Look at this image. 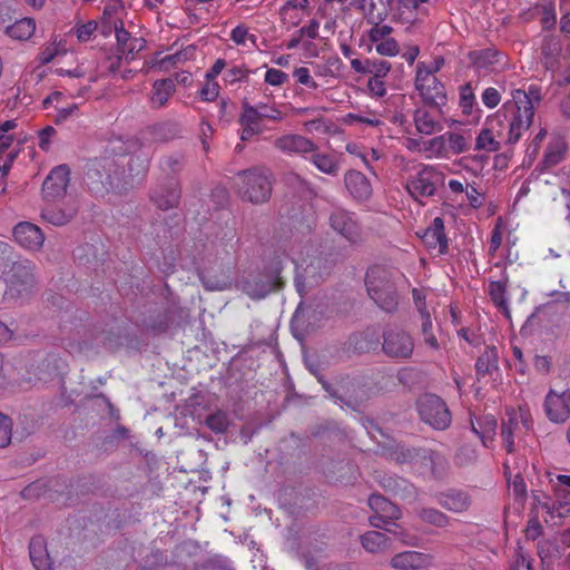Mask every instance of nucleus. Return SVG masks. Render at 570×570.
Instances as JSON below:
<instances>
[{
	"instance_id": "obj_1",
	"label": "nucleus",
	"mask_w": 570,
	"mask_h": 570,
	"mask_svg": "<svg viewBox=\"0 0 570 570\" xmlns=\"http://www.w3.org/2000/svg\"><path fill=\"white\" fill-rule=\"evenodd\" d=\"M128 170H119L118 166L109 163L102 164L99 160H94L88 165L86 177L90 188L96 193L116 191L122 193L124 190L132 187L135 183L139 181L148 169V160L139 156L130 157L128 160Z\"/></svg>"
},
{
	"instance_id": "obj_2",
	"label": "nucleus",
	"mask_w": 570,
	"mask_h": 570,
	"mask_svg": "<svg viewBox=\"0 0 570 570\" xmlns=\"http://www.w3.org/2000/svg\"><path fill=\"white\" fill-rule=\"evenodd\" d=\"M396 277V272L382 265L371 266L365 274L368 297L380 309L389 314L395 313L400 304Z\"/></svg>"
},
{
	"instance_id": "obj_3",
	"label": "nucleus",
	"mask_w": 570,
	"mask_h": 570,
	"mask_svg": "<svg viewBox=\"0 0 570 570\" xmlns=\"http://www.w3.org/2000/svg\"><path fill=\"white\" fill-rule=\"evenodd\" d=\"M541 100L540 89L530 86L528 91H512V100L503 105L504 116H511L508 141L515 144L523 131L528 130L534 117V104Z\"/></svg>"
},
{
	"instance_id": "obj_4",
	"label": "nucleus",
	"mask_w": 570,
	"mask_h": 570,
	"mask_svg": "<svg viewBox=\"0 0 570 570\" xmlns=\"http://www.w3.org/2000/svg\"><path fill=\"white\" fill-rule=\"evenodd\" d=\"M235 186L239 196L253 204L269 199L272 194V173L262 167H254L237 173Z\"/></svg>"
},
{
	"instance_id": "obj_5",
	"label": "nucleus",
	"mask_w": 570,
	"mask_h": 570,
	"mask_svg": "<svg viewBox=\"0 0 570 570\" xmlns=\"http://www.w3.org/2000/svg\"><path fill=\"white\" fill-rule=\"evenodd\" d=\"M4 277L7 283L4 296L7 298H26L31 295L36 285L35 264L29 259L13 262Z\"/></svg>"
},
{
	"instance_id": "obj_6",
	"label": "nucleus",
	"mask_w": 570,
	"mask_h": 570,
	"mask_svg": "<svg viewBox=\"0 0 570 570\" xmlns=\"http://www.w3.org/2000/svg\"><path fill=\"white\" fill-rule=\"evenodd\" d=\"M414 85L424 106L441 111L448 100L444 85L431 75V71H428V66L424 62L416 65Z\"/></svg>"
},
{
	"instance_id": "obj_7",
	"label": "nucleus",
	"mask_w": 570,
	"mask_h": 570,
	"mask_svg": "<svg viewBox=\"0 0 570 570\" xmlns=\"http://www.w3.org/2000/svg\"><path fill=\"white\" fill-rule=\"evenodd\" d=\"M417 411L423 422L435 430H445L451 424V413L445 402L435 394H424L417 401Z\"/></svg>"
},
{
	"instance_id": "obj_8",
	"label": "nucleus",
	"mask_w": 570,
	"mask_h": 570,
	"mask_svg": "<svg viewBox=\"0 0 570 570\" xmlns=\"http://www.w3.org/2000/svg\"><path fill=\"white\" fill-rule=\"evenodd\" d=\"M279 283L277 267L256 274H249L240 283V289L250 298L261 299L268 295Z\"/></svg>"
},
{
	"instance_id": "obj_9",
	"label": "nucleus",
	"mask_w": 570,
	"mask_h": 570,
	"mask_svg": "<svg viewBox=\"0 0 570 570\" xmlns=\"http://www.w3.org/2000/svg\"><path fill=\"white\" fill-rule=\"evenodd\" d=\"M444 176L432 166H423L422 169L406 183V190L417 199L420 197H431L435 194L438 187L443 185Z\"/></svg>"
},
{
	"instance_id": "obj_10",
	"label": "nucleus",
	"mask_w": 570,
	"mask_h": 570,
	"mask_svg": "<svg viewBox=\"0 0 570 570\" xmlns=\"http://www.w3.org/2000/svg\"><path fill=\"white\" fill-rule=\"evenodd\" d=\"M382 350L392 358H410L414 351V340L401 328H389L383 333Z\"/></svg>"
},
{
	"instance_id": "obj_11",
	"label": "nucleus",
	"mask_w": 570,
	"mask_h": 570,
	"mask_svg": "<svg viewBox=\"0 0 570 570\" xmlns=\"http://www.w3.org/2000/svg\"><path fill=\"white\" fill-rule=\"evenodd\" d=\"M328 222L331 228L351 245H358L363 242L361 227L353 213L336 208L331 213Z\"/></svg>"
},
{
	"instance_id": "obj_12",
	"label": "nucleus",
	"mask_w": 570,
	"mask_h": 570,
	"mask_svg": "<svg viewBox=\"0 0 570 570\" xmlns=\"http://www.w3.org/2000/svg\"><path fill=\"white\" fill-rule=\"evenodd\" d=\"M544 411L553 423H564L570 417V391L550 390L544 399Z\"/></svg>"
},
{
	"instance_id": "obj_13",
	"label": "nucleus",
	"mask_w": 570,
	"mask_h": 570,
	"mask_svg": "<svg viewBox=\"0 0 570 570\" xmlns=\"http://www.w3.org/2000/svg\"><path fill=\"white\" fill-rule=\"evenodd\" d=\"M14 242L26 250L38 252L45 243V235L39 226L30 222L18 223L12 230Z\"/></svg>"
},
{
	"instance_id": "obj_14",
	"label": "nucleus",
	"mask_w": 570,
	"mask_h": 570,
	"mask_svg": "<svg viewBox=\"0 0 570 570\" xmlns=\"http://www.w3.org/2000/svg\"><path fill=\"white\" fill-rule=\"evenodd\" d=\"M70 169L67 165H59L51 169L42 184V195L45 199L55 202L61 198L67 190Z\"/></svg>"
},
{
	"instance_id": "obj_15",
	"label": "nucleus",
	"mask_w": 570,
	"mask_h": 570,
	"mask_svg": "<svg viewBox=\"0 0 570 570\" xmlns=\"http://www.w3.org/2000/svg\"><path fill=\"white\" fill-rule=\"evenodd\" d=\"M181 191L178 183L170 179L157 186L150 193V200L157 208L168 210L178 206Z\"/></svg>"
},
{
	"instance_id": "obj_16",
	"label": "nucleus",
	"mask_w": 570,
	"mask_h": 570,
	"mask_svg": "<svg viewBox=\"0 0 570 570\" xmlns=\"http://www.w3.org/2000/svg\"><path fill=\"white\" fill-rule=\"evenodd\" d=\"M274 146L284 154L299 156H304L317 149V145L315 142L297 134H288L277 137L274 140Z\"/></svg>"
},
{
	"instance_id": "obj_17",
	"label": "nucleus",
	"mask_w": 570,
	"mask_h": 570,
	"mask_svg": "<svg viewBox=\"0 0 570 570\" xmlns=\"http://www.w3.org/2000/svg\"><path fill=\"white\" fill-rule=\"evenodd\" d=\"M444 222L441 217H435L431 225L421 235L423 244L430 250H435L439 255L448 252V237L444 230Z\"/></svg>"
},
{
	"instance_id": "obj_18",
	"label": "nucleus",
	"mask_w": 570,
	"mask_h": 570,
	"mask_svg": "<svg viewBox=\"0 0 570 570\" xmlns=\"http://www.w3.org/2000/svg\"><path fill=\"white\" fill-rule=\"evenodd\" d=\"M344 184L350 195L357 200H366L372 195L370 180L358 170H348L344 175Z\"/></svg>"
},
{
	"instance_id": "obj_19",
	"label": "nucleus",
	"mask_w": 570,
	"mask_h": 570,
	"mask_svg": "<svg viewBox=\"0 0 570 570\" xmlns=\"http://www.w3.org/2000/svg\"><path fill=\"white\" fill-rule=\"evenodd\" d=\"M431 558L419 551H403L392 557L390 564L397 570H416L430 566Z\"/></svg>"
},
{
	"instance_id": "obj_20",
	"label": "nucleus",
	"mask_w": 570,
	"mask_h": 570,
	"mask_svg": "<svg viewBox=\"0 0 570 570\" xmlns=\"http://www.w3.org/2000/svg\"><path fill=\"white\" fill-rule=\"evenodd\" d=\"M438 503L452 512L461 513L466 511L471 505V498L463 490H449L438 495Z\"/></svg>"
},
{
	"instance_id": "obj_21",
	"label": "nucleus",
	"mask_w": 570,
	"mask_h": 570,
	"mask_svg": "<svg viewBox=\"0 0 570 570\" xmlns=\"http://www.w3.org/2000/svg\"><path fill=\"white\" fill-rule=\"evenodd\" d=\"M176 92V86L173 79H158L153 83L149 104L153 109L166 107L170 97Z\"/></svg>"
},
{
	"instance_id": "obj_22",
	"label": "nucleus",
	"mask_w": 570,
	"mask_h": 570,
	"mask_svg": "<svg viewBox=\"0 0 570 570\" xmlns=\"http://www.w3.org/2000/svg\"><path fill=\"white\" fill-rule=\"evenodd\" d=\"M425 107H419L414 110L413 120L416 130L421 135L430 136L442 129L440 120L433 111Z\"/></svg>"
},
{
	"instance_id": "obj_23",
	"label": "nucleus",
	"mask_w": 570,
	"mask_h": 570,
	"mask_svg": "<svg viewBox=\"0 0 570 570\" xmlns=\"http://www.w3.org/2000/svg\"><path fill=\"white\" fill-rule=\"evenodd\" d=\"M421 464L429 469L436 479L443 478L449 470V462L444 455L433 450H423L420 454Z\"/></svg>"
},
{
	"instance_id": "obj_24",
	"label": "nucleus",
	"mask_w": 570,
	"mask_h": 570,
	"mask_svg": "<svg viewBox=\"0 0 570 570\" xmlns=\"http://www.w3.org/2000/svg\"><path fill=\"white\" fill-rule=\"evenodd\" d=\"M309 160L323 174L337 176L341 169V157L332 154L311 151Z\"/></svg>"
},
{
	"instance_id": "obj_25",
	"label": "nucleus",
	"mask_w": 570,
	"mask_h": 570,
	"mask_svg": "<svg viewBox=\"0 0 570 570\" xmlns=\"http://www.w3.org/2000/svg\"><path fill=\"white\" fill-rule=\"evenodd\" d=\"M537 553L542 570H553L554 563L562 556L559 544L554 540H541L537 544Z\"/></svg>"
},
{
	"instance_id": "obj_26",
	"label": "nucleus",
	"mask_w": 570,
	"mask_h": 570,
	"mask_svg": "<svg viewBox=\"0 0 570 570\" xmlns=\"http://www.w3.org/2000/svg\"><path fill=\"white\" fill-rule=\"evenodd\" d=\"M30 560L37 570H52V562L41 537L32 538L29 544Z\"/></svg>"
},
{
	"instance_id": "obj_27",
	"label": "nucleus",
	"mask_w": 570,
	"mask_h": 570,
	"mask_svg": "<svg viewBox=\"0 0 570 570\" xmlns=\"http://www.w3.org/2000/svg\"><path fill=\"white\" fill-rule=\"evenodd\" d=\"M322 264L323 259L315 257L302 268V273L297 274L296 286L299 293H302L303 287L313 286L323 277V273L318 272Z\"/></svg>"
},
{
	"instance_id": "obj_28",
	"label": "nucleus",
	"mask_w": 570,
	"mask_h": 570,
	"mask_svg": "<svg viewBox=\"0 0 570 570\" xmlns=\"http://www.w3.org/2000/svg\"><path fill=\"white\" fill-rule=\"evenodd\" d=\"M498 350L494 346H487L484 352L478 357L475 370L479 377L492 375L493 372L499 370L498 364Z\"/></svg>"
},
{
	"instance_id": "obj_29",
	"label": "nucleus",
	"mask_w": 570,
	"mask_h": 570,
	"mask_svg": "<svg viewBox=\"0 0 570 570\" xmlns=\"http://www.w3.org/2000/svg\"><path fill=\"white\" fill-rule=\"evenodd\" d=\"M503 53L493 48L475 51L473 53V63L478 69L489 71L495 70V67L502 63Z\"/></svg>"
},
{
	"instance_id": "obj_30",
	"label": "nucleus",
	"mask_w": 570,
	"mask_h": 570,
	"mask_svg": "<svg viewBox=\"0 0 570 570\" xmlns=\"http://www.w3.org/2000/svg\"><path fill=\"white\" fill-rule=\"evenodd\" d=\"M368 505L374 511V513L383 515L387 519H400L401 517V511L397 505L380 494H372L368 498Z\"/></svg>"
},
{
	"instance_id": "obj_31",
	"label": "nucleus",
	"mask_w": 570,
	"mask_h": 570,
	"mask_svg": "<svg viewBox=\"0 0 570 570\" xmlns=\"http://www.w3.org/2000/svg\"><path fill=\"white\" fill-rule=\"evenodd\" d=\"M318 382L322 384L323 389L330 394L331 397L344 402L346 405L351 406L350 401H345V395L350 393L351 387L354 386V381L348 376L342 377L336 386L325 381L323 377H318Z\"/></svg>"
},
{
	"instance_id": "obj_32",
	"label": "nucleus",
	"mask_w": 570,
	"mask_h": 570,
	"mask_svg": "<svg viewBox=\"0 0 570 570\" xmlns=\"http://www.w3.org/2000/svg\"><path fill=\"white\" fill-rule=\"evenodd\" d=\"M389 543L390 539L379 531H367L361 535L362 547L371 553H379L389 549Z\"/></svg>"
},
{
	"instance_id": "obj_33",
	"label": "nucleus",
	"mask_w": 570,
	"mask_h": 570,
	"mask_svg": "<svg viewBox=\"0 0 570 570\" xmlns=\"http://www.w3.org/2000/svg\"><path fill=\"white\" fill-rule=\"evenodd\" d=\"M489 295L495 306L505 315L510 316L507 299V282L493 281L489 284Z\"/></svg>"
},
{
	"instance_id": "obj_34",
	"label": "nucleus",
	"mask_w": 570,
	"mask_h": 570,
	"mask_svg": "<svg viewBox=\"0 0 570 570\" xmlns=\"http://www.w3.org/2000/svg\"><path fill=\"white\" fill-rule=\"evenodd\" d=\"M35 30V20L31 18H23L11 26H8L6 33L12 39L27 40L33 35Z\"/></svg>"
},
{
	"instance_id": "obj_35",
	"label": "nucleus",
	"mask_w": 570,
	"mask_h": 570,
	"mask_svg": "<svg viewBox=\"0 0 570 570\" xmlns=\"http://www.w3.org/2000/svg\"><path fill=\"white\" fill-rule=\"evenodd\" d=\"M479 458L475 445L462 443L453 455V463L458 468H466L476 463Z\"/></svg>"
},
{
	"instance_id": "obj_36",
	"label": "nucleus",
	"mask_w": 570,
	"mask_h": 570,
	"mask_svg": "<svg viewBox=\"0 0 570 570\" xmlns=\"http://www.w3.org/2000/svg\"><path fill=\"white\" fill-rule=\"evenodd\" d=\"M421 334L423 336L424 343L432 350L438 351L440 348V344L438 338L432 332V321L430 313L425 307H422L421 311Z\"/></svg>"
},
{
	"instance_id": "obj_37",
	"label": "nucleus",
	"mask_w": 570,
	"mask_h": 570,
	"mask_svg": "<svg viewBox=\"0 0 570 570\" xmlns=\"http://www.w3.org/2000/svg\"><path fill=\"white\" fill-rule=\"evenodd\" d=\"M476 423L480 428V440L483 446L488 448L489 442L493 441V436L497 430V420L493 415H484L476 419Z\"/></svg>"
},
{
	"instance_id": "obj_38",
	"label": "nucleus",
	"mask_w": 570,
	"mask_h": 570,
	"mask_svg": "<svg viewBox=\"0 0 570 570\" xmlns=\"http://www.w3.org/2000/svg\"><path fill=\"white\" fill-rule=\"evenodd\" d=\"M520 429L519 422L514 417H509L508 420L502 421L501 425V436L503 440V444L509 453H513L514 448V433Z\"/></svg>"
},
{
	"instance_id": "obj_39",
	"label": "nucleus",
	"mask_w": 570,
	"mask_h": 570,
	"mask_svg": "<svg viewBox=\"0 0 570 570\" xmlns=\"http://www.w3.org/2000/svg\"><path fill=\"white\" fill-rule=\"evenodd\" d=\"M76 210L69 209L67 212L58 209V208H46L42 210V218L46 219L48 223L56 225V226H62L69 223Z\"/></svg>"
},
{
	"instance_id": "obj_40",
	"label": "nucleus",
	"mask_w": 570,
	"mask_h": 570,
	"mask_svg": "<svg viewBox=\"0 0 570 570\" xmlns=\"http://www.w3.org/2000/svg\"><path fill=\"white\" fill-rule=\"evenodd\" d=\"M417 515L423 522L435 527L443 528L449 524V517L434 508H422Z\"/></svg>"
},
{
	"instance_id": "obj_41",
	"label": "nucleus",
	"mask_w": 570,
	"mask_h": 570,
	"mask_svg": "<svg viewBox=\"0 0 570 570\" xmlns=\"http://www.w3.org/2000/svg\"><path fill=\"white\" fill-rule=\"evenodd\" d=\"M518 469H520L521 465H527V461L523 459H519L515 462ZM508 484L510 488H512L513 495L518 500H524L527 497V484L524 482L523 476L521 475V471L518 470V472L508 480Z\"/></svg>"
},
{
	"instance_id": "obj_42",
	"label": "nucleus",
	"mask_w": 570,
	"mask_h": 570,
	"mask_svg": "<svg viewBox=\"0 0 570 570\" xmlns=\"http://www.w3.org/2000/svg\"><path fill=\"white\" fill-rule=\"evenodd\" d=\"M475 149L487 151H497L500 149V142L495 140L492 129L483 128L479 132L475 140Z\"/></svg>"
},
{
	"instance_id": "obj_43",
	"label": "nucleus",
	"mask_w": 570,
	"mask_h": 570,
	"mask_svg": "<svg viewBox=\"0 0 570 570\" xmlns=\"http://www.w3.org/2000/svg\"><path fill=\"white\" fill-rule=\"evenodd\" d=\"M206 425L215 433H225L229 426V420L225 412L217 411L206 417Z\"/></svg>"
},
{
	"instance_id": "obj_44",
	"label": "nucleus",
	"mask_w": 570,
	"mask_h": 570,
	"mask_svg": "<svg viewBox=\"0 0 570 570\" xmlns=\"http://www.w3.org/2000/svg\"><path fill=\"white\" fill-rule=\"evenodd\" d=\"M564 150L566 148L562 141H556L554 144L549 145L543 157L544 166L552 167L559 164L563 159Z\"/></svg>"
},
{
	"instance_id": "obj_45",
	"label": "nucleus",
	"mask_w": 570,
	"mask_h": 570,
	"mask_svg": "<svg viewBox=\"0 0 570 570\" xmlns=\"http://www.w3.org/2000/svg\"><path fill=\"white\" fill-rule=\"evenodd\" d=\"M444 137H446L449 151L453 154H462L469 149V141L463 135L448 131L444 134Z\"/></svg>"
},
{
	"instance_id": "obj_46",
	"label": "nucleus",
	"mask_w": 570,
	"mask_h": 570,
	"mask_svg": "<svg viewBox=\"0 0 570 570\" xmlns=\"http://www.w3.org/2000/svg\"><path fill=\"white\" fill-rule=\"evenodd\" d=\"M261 120L262 118L258 109L255 106L249 105L247 101H244L243 112L239 117V124L258 127Z\"/></svg>"
},
{
	"instance_id": "obj_47",
	"label": "nucleus",
	"mask_w": 570,
	"mask_h": 570,
	"mask_svg": "<svg viewBox=\"0 0 570 570\" xmlns=\"http://www.w3.org/2000/svg\"><path fill=\"white\" fill-rule=\"evenodd\" d=\"M385 531L395 535L404 546L419 547L420 544V539L416 535L409 533L397 524L393 523L392 527L385 529Z\"/></svg>"
},
{
	"instance_id": "obj_48",
	"label": "nucleus",
	"mask_w": 570,
	"mask_h": 570,
	"mask_svg": "<svg viewBox=\"0 0 570 570\" xmlns=\"http://www.w3.org/2000/svg\"><path fill=\"white\" fill-rule=\"evenodd\" d=\"M475 97L471 83H465L460 89V106L464 114L470 115Z\"/></svg>"
},
{
	"instance_id": "obj_49",
	"label": "nucleus",
	"mask_w": 570,
	"mask_h": 570,
	"mask_svg": "<svg viewBox=\"0 0 570 570\" xmlns=\"http://www.w3.org/2000/svg\"><path fill=\"white\" fill-rule=\"evenodd\" d=\"M159 166L167 174L177 173L183 168V157L180 155H169L160 159Z\"/></svg>"
},
{
	"instance_id": "obj_50",
	"label": "nucleus",
	"mask_w": 570,
	"mask_h": 570,
	"mask_svg": "<svg viewBox=\"0 0 570 570\" xmlns=\"http://www.w3.org/2000/svg\"><path fill=\"white\" fill-rule=\"evenodd\" d=\"M12 436V422L9 416L0 413V448H6Z\"/></svg>"
},
{
	"instance_id": "obj_51",
	"label": "nucleus",
	"mask_w": 570,
	"mask_h": 570,
	"mask_svg": "<svg viewBox=\"0 0 570 570\" xmlns=\"http://www.w3.org/2000/svg\"><path fill=\"white\" fill-rule=\"evenodd\" d=\"M375 49L379 55L387 57H394L400 52L399 43L393 38L377 42Z\"/></svg>"
},
{
	"instance_id": "obj_52",
	"label": "nucleus",
	"mask_w": 570,
	"mask_h": 570,
	"mask_svg": "<svg viewBox=\"0 0 570 570\" xmlns=\"http://www.w3.org/2000/svg\"><path fill=\"white\" fill-rule=\"evenodd\" d=\"M249 71L240 66H233L227 69L224 75V81L229 85H234L238 81L246 80Z\"/></svg>"
},
{
	"instance_id": "obj_53",
	"label": "nucleus",
	"mask_w": 570,
	"mask_h": 570,
	"mask_svg": "<svg viewBox=\"0 0 570 570\" xmlns=\"http://www.w3.org/2000/svg\"><path fill=\"white\" fill-rule=\"evenodd\" d=\"M367 73H372L375 78H384L391 70V63L386 60L368 59Z\"/></svg>"
},
{
	"instance_id": "obj_54",
	"label": "nucleus",
	"mask_w": 570,
	"mask_h": 570,
	"mask_svg": "<svg viewBox=\"0 0 570 570\" xmlns=\"http://www.w3.org/2000/svg\"><path fill=\"white\" fill-rule=\"evenodd\" d=\"M219 85L215 80H206L199 90V96L204 101H214L219 95Z\"/></svg>"
},
{
	"instance_id": "obj_55",
	"label": "nucleus",
	"mask_w": 570,
	"mask_h": 570,
	"mask_svg": "<svg viewBox=\"0 0 570 570\" xmlns=\"http://www.w3.org/2000/svg\"><path fill=\"white\" fill-rule=\"evenodd\" d=\"M255 107L258 109L262 119L266 118L271 120H282L284 117L283 112L276 109L274 106H268L261 102Z\"/></svg>"
},
{
	"instance_id": "obj_56",
	"label": "nucleus",
	"mask_w": 570,
	"mask_h": 570,
	"mask_svg": "<svg viewBox=\"0 0 570 570\" xmlns=\"http://www.w3.org/2000/svg\"><path fill=\"white\" fill-rule=\"evenodd\" d=\"M115 32L119 51L122 53V49L127 47L128 42L131 39L130 33L127 30H125L122 21H118L115 23Z\"/></svg>"
},
{
	"instance_id": "obj_57",
	"label": "nucleus",
	"mask_w": 570,
	"mask_h": 570,
	"mask_svg": "<svg viewBox=\"0 0 570 570\" xmlns=\"http://www.w3.org/2000/svg\"><path fill=\"white\" fill-rule=\"evenodd\" d=\"M393 31L392 27L384 24H373L368 32V38L372 42H380Z\"/></svg>"
},
{
	"instance_id": "obj_58",
	"label": "nucleus",
	"mask_w": 570,
	"mask_h": 570,
	"mask_svg": "<svg viewBox=\"0 0 570 570\" xmlns=\"http://www.w3.org/2000/svg\"><path fill=\"white\" fill-rule=\"evenodd\" d=\"M501 101V95L500 92L493 88V87H489L487 88L483 94H482V102L488 107V108H494L497 107Z\"/></svg>"
},
{
	"instance_id": "obj_59",
	"label": "nucleus",
	"mask_w": 570,
	"mask_h": 570,
	"mask_svg": "<svg viewBox=\"0 0 570 570\" xmlns=\"http://www.w3.org/2000/svg\"><path fill=\"white\" fill-rule=\"evenodd\" d=\"M367 88L371 95L376 98H381L386 94V88L383 78L371 77L367 82Z\"/></svg>"
},
{
	"instance_id": "obj_60",
	"label": "nucleus",
	"mask_w": 570,
	"mask_h": 570,
	"mask_svg": "<svg viewBox=\"0 0 570 570\" xmlns=\"http://www.w3.org/2000/svg\"><path fill=\"white\" fill-rule=\"evenodd\" d=\"M294 77L296 78L297 82L305 85L309 88L316 89L317 82L312 78L309 75V70L305 67L297 68L294 71Z\"/></svg>"
},
{
	"instance_id": "obj_61",
	"label": "nucleus",
	"mask_w": 570,
	"mask_h": 570,
	"mask_svg": "<svg viewBox=\"0 0 570 570\" xmlns=\"http://www.w3.org/2000/svg\"><path fill=\"white\" fill-rule=\"evenodd\" d=\"M144 47H145L144 39H138V38L130 39L127 47L122 49V55H125L126 60H131V59H134V55L136 52H139L140 50H142Z\"/></svg>"
},
{
	"instance_id": "obj_62",
	"label": "nucleus",
	"mask_w": 570,
	"mask_h": 570,
	"mask_svg": "<svg viewBox=\"0 0 570 570\" xmlns=\"http://www.w3.org/2000/svg\"><path fill=\"white\" fill-rule=\"evenodd\" d=\"M287 79V75L278 69H268L265 73V81L272 86H281Z\"/></svg>"
},
{
	"instance_id": "obj_63",
	"label": "nucleus",
	"mask_w": 570,
	"mask_h": 570,
	"mask_svg": "<svg viewBox=\"0 0 570 570\" xmlns=\"http://www.w3.org/2000/svg\"><path fill=\"white\" fill-rule=\"evenodd\" d=\"M96 29L97 22L88 21L87 23H83L77 28V38L79 39V41L86 42L90 39Z\"/></svg>"
},
{
	"instance_id": "obj_64",
	"label": "nucleus",
	"mask_w": 570,
	"mask_h": 570,
	"mask_svg": "<svg viewBox=\"0 0 570 570\" xmlns=\"http://www.w3.org/2000/svg\"><path fill=\"white\" fill-rule=\"evenodd\" d=\"M511 570H533L532 561L530 558L519 552L513 564L511 566Z\"/></svg>"
}]
</instances>
